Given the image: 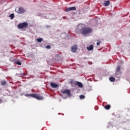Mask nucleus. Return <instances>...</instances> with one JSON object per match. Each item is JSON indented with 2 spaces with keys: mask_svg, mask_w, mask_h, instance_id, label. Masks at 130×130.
<instances>
[{
  "mask_svg": "<svg viewBox=\"0 0 130 130\" xmlns=\"http://www.w3.org/2000/svg\"><path fill=\"white\" fill-rule=\"evenodd\" d=\"M109 5H110V1H105L104 3V5L105 7H108V6H109Z\"/></svg>",
  "mask_w": 130,
  "mask_h": 130,
  "instance_id": "nucleus-9",
  "label": "nucleus"
},
{
  "mask_svg": "<svg viewBox=\"0 0 130 130\" xmlns=\"http://www.w3.org/2000/svg\"><path fill=\"white\" fill-rule=\"evenodd\" d=\"M36 40H37V41L38 42H41L43 41V39L42 38H40L37 39Z\"/></svg>",
  "mask_w": 130,
  "mask_h": 130,
  "instance_id": "nucleus-15",
  "label": "nucleus"
},
{
  "mask_svg": "<svg viewBox=\"0 0 130 130\" xmlns=\"http://www.w3.org/2000/svg\"><path fill=\"white\" fill-rule=\"evenodd\" d=\"M116 72H120V66H118L116 69Z\"/></svg>",
  "mask_w": 130,
  "mask_h": 130,
  "instance_id": "nucleus-18",
  "label": "nucleus"
},
{
  "mask_svg": "<svg viewBox=\"0 0 130 130\" xmlns=\"http://www.w3.org/2000/svg\"><path fill=\"white\" fill-rule=\"evenodd\" d=\"M70 84H71V85H72L73 84V80H72L70 82Z\"/></svg>",
  "mask_w": 130,
  "mask_h": 130,
  "instance_id": "nucleus-23",
  "label": "nucleus"
},
{
  "mask_svg": "<svg viewBox=\"0 0 130 130\" xmlns=\"http://www.w3.org/2000/svg\"><path fill=\"white\" fill-rule=\"evenodd\" d=\"M111 107V106L110 105H106L104 107L105 109H106V110H109V109H110V108Z\"/></svg>",
  "mask_w": 130,
  "mask_h": 130,
  "instance_id": "nucleus-12",
  "label": "nucleus"
},
{
  "mask_svg": "<svg viewBox=\"0 0 130 130\" xmlns=\"http://www.w3.org/2000/svg\"><path fill=\"white\" fill-rule=\"evenodd\" d=\"M1 84L2 86H5V85H6V84H7V82H6L5 81H2L1 82Z\"/></svg>",
  "mask_w": 130,
  "mask_h": 130,
  "instance_id": "nucleus-16",
  "label": "nucleus"
},
{
  "mask_svg": "<svg viewBox=\"0 0 130 130\" xmlns=\"http://www.w3.org/2000/svg\"><path fill=\"white\" fill-rule=\"evenodd\" d=\"M76 85H77L79 88H83V84L82 83L79 82V81H76L75 83Z\"/></svg>",
  "mask_w": 130,
  "mask_h": 130,
  "instance_id": "nucleus-8",
  "label": "nucleus"
},
{
  "mask_svg": "<svg viewBox=\"0 0 130 130\" xmlns=\"http://www.w3.org/2000/svg\"><path fill=\"white\" fill-rule=\"evenodd\" d=\"M92 29L89 27H86V25L80 24H79L77 26V28L76 29V32L77 33H80L84 36H86L88 34L92 33Z\"/></svg>",
  "mask_w": 130,
  "mask_h": 130,
  "instance_id": "nucleus-1",
  "label": "nucleus"
},
{
  "mask_svg": "<svg viewBox=\"0 0 130 130\" xmlns=\"http://www.w3.org/2000/svg\"><path fill=\"white\" fill-rule=\"evenodd\" d=\"M46 48H47V49H50L51 48V47L50 46V45H47Z\"/></svg>",
  "mask_w": 130,
  "mask_h": 130,
  "instance_id": "nucleus-20",
  "label": "nucleus"
},
{
  "mask_svg": "<svg viewBox=\"0 0 130 130\" xmlns=\"http://www.w3.org/2000/svg\"><path fill=\"white\" fill-rule=\"evenodd\" d=\"M26 97H32V98H35L38 100H43L44 98L43 96H39V94H27L25 95Z\"/></svg>",
  "mask_w": 130,
  "mask_h": 130,
  "instance_id": "nucleus-2",
  "label": "nucleus"
},
{
  "mask_svg": "<svg viewBox=\"0 0 130 130\" xmlns=\"http://www.w3.org/2000/svg\"><path fill=\"white\" fill-rule=\"evenodd\" d=\"M50 86L52 87V88H57V87H58V85L53 83H51Z\"/></svg>",
  "mask_w": 130,
  "mask_h": 130,
  "instance_id": "nucleus-11",
  "label": "nucleus"
},
{
  "mask_svg": "<svg viewBox=\"0 0 130 130\" xmlns=\"http://www.w3.org/2000/svg\"><path fill=\"white\" fill-rule=\"evenodd\" d=\"M109 80H110V82H115V78L113 77H110Z\"/></svg>",
  "mask_w": 130,
  "mask_h": 130,
  "instance_id": "nucleus-14",
  "label": "nucleus"
},
{
  "mask_svg": "<svg viewBox=\"0 0 130 130\" xmlns=\"http://www.w3.org/2000/svg\"><path fill=\"white\" fill-rule=\"evenodd\" d=\"M16 11H17V9H16Z\"/></svg>",
  "mask_w": 130,
  "mask_h": 130,
  "instance_id": "nucleus-25",
  "label": "nucleus"
},
{
  "mask_svg": "<svg viewBox=\"0 0 130 130\" xmlns=\"http://www.w3.org/2000/svg\"><path fill=\"white\" fill-rule=\"evenodd\" d=\"M93 49L94 46H93V45H91L89 47H87V49L88 51H91V50H93Z\"/></svg>",
  "mask_w": 130,
  "mask_h": 130,
  "instance_id": "nucleus-10",
  "label": "nucleus"
},
{
  "mask_svg": "<svg viewBox=\"0 0 130 130\" xmlns=\"http://www.w3.org/2000/svg\"><path fill=\"white\" fill-rule=\"evenodd\" d=\"M129 37H130V34H129Z\"/></svg>",
  "mask_w": 130,
  "mask_h": 130,
  "instance_id": "nucleus-26",
  "label": "nucleus"
},
{
  "mask_svg": "<svg viewBox=\"0 0 130 130\" xmlns=\"http://www.w3.org/2000/svg\"><path fill=\"white\" fill-rule=\"evenodd\" d=\"M61 93H62V94H66L67 96H70L71 95V91L69 89L62 90Z\"/></svg>",
  "mask_w": 130,
  "mask_h": 130,
  "instance_id": "nucleus-4",
  "label": "nucleus"
},
{
  "mask_svg": "<svg viewBox=\"0 0 130 130\" xmlns=\"http://www.w3.org/2000/svg\"><path fill=\"white\" fill-rule=\"evenodd\" d=\"M76 7H72L66 8L65 11L66 12H70L71 11H76Z\"/></svg>",
  "mask_w": 130,
  "mask_h": 130,
  "instance_id": "nucleus-5",
  "label": "nucleus"
},
{
  "mask_svg": "<svg viewBox=\"0 0 130 130\" xmlns=\"http://www.w3.org/2000/svg\"><path fill=\"white\" fill-rule=\"evenodd\" d=\"M46 28H50V25H46Z\"/></svg>",
  "mask_w": 130,
  "mask_h": 130,
  "instance_id": "nucleus-22",
  "label": "nucleus"
},
{
  "mask_svg": "<svg viewBox=\"0 0 130 130\" xmlns=\"http://www.w3.org/2000/svg\"><path fill=\"white\" fill-rule=\"evenodd\" d=\"M9 17L11 18V19H14V17H15V15L14 14H11L10 15Z\"/></svg>",
  "mask_w": 130,
  "mask_h": 130,
  "instance_id": "nucleus-17",
  "label": "nucleus"
},
{
  "mask_svg": "<svg viewBox=\"0 0 130 130\" xmlns=\"http://www.w3.org/2000/svg\"><path fill=\"white\" fill-rule=\"evenodd\" d=\"M1 102H2V101H1V100H0V104L1 103Z\"/></svg>",
  "mask_w": 130,
  "mask_h": 130,
  "instance_id": "nucleus-24",
  "label": "nucleus"
},
{
  "mask_svg": "<svg viewBox=\"0 0 130 130\" xmlns=\"http://www.w3.org/2000/svg\"><path fill=\"white\" fill-rule=\"evenodd\" d=\"M77 45H74L73 46L71 47V51L72 52H76V51H77Z\"/></svg>",
  "mask_w": 130,
  "mask_h": 130,
  "instance_id": "nucleus-7",
  "label": "nucleus"
},
{
  "mask_svg": "<svg viewBox=\"0 0 130 130\" xmlns=\"http://www.w3.org/2000/svg\"><path fill=\"white\" fill-rule=\"evenodd\" d=\"M100 43H101V41L98 42L96 43V45H97L98 46H99V45H100Z\"/></svg>",
  "mask_w": 130,
  "mask_h": 130,
  "instance_id": "nucleus-21",
  "label": "nucleus"
},
{
  "mask_svg": "<svg viewBox=\"0 0 130 130\" xmlns=\"http://www.w3.org/2000/svg\"><path fill=\"white\" fill-rule=\"evenodd\" d=\"M17 13H18V14H23L25 13V10H24V8L20 7L18 8Z\"/></svg>",
  "mask_w": 130,
  "mask_h": 130,
  "instance_id": "nucleus-6",
  "label": "nucleus"
},
{
  "mask_svg": "<svg viewBox=\"0 0 130 130\" xmlns=\"http://www.w3.org/2000/svg\"><path fill=\"white\" fill-rule=\"evenodd\" d=\"M15 63H16V64H18V66L22 65V63H21V62L19 61V60H17L16 61H15Z\"/></svg>",
  "mask_w": 130,
  "mask_h": 130,
  "instance_id": "nucleus-13",
  "label": "nucleus"
},
{
  "mask_svg": "<svg viewBox=\"0 0 130 130\" xmlns=\"http://www.w3.org/2000/svg\"><path fill=\"white\" fill-rule=\"evenodd\" d=\"M17 27L18 28V29H24V28H27L28 27V23L23 22L22 23H19L17 25Z\"/></svg>",
  "mask_w": 130,
  "mask_h": 130,
  "instance_id": "nucleus-3",
  "label": "nucleus"
},
{
  "mask_svg": "<svg viewBox=\"0 0 130 130\" xmlns=\"http://www.w3.org/2000/svg\"><path fill=\"white\" fill-rule=\"evenodd\" d=\"M79 97L80 99H85V95H80Z\"/></svg>",
  "mask_w": 130,
  "mask_h": 130,
  "instance_id": "nucleus-19",
  "label": "nucleus"
}]
</instances>
